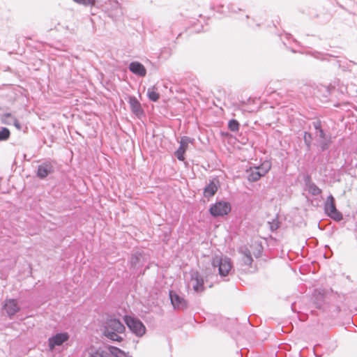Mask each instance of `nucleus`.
Instances as JSON below:
<instances>
[{"instance_id":"20","label":"nucleus","mask_w":357,"mask_h":357,"mask_svg":"<svg viewBox=\"0 0 357 357\" xmlns=\"http://www.w3.org/2000/svg\"><path fill=\"white\" fill-rule=\"evenodd\" d=\"M0 120L2 123L11 126L16 120V117L12 113L6 112L0 114Z\"/></svg>"},{"instance_id":"7","label":"nucleus","mask_w":357,"mask_h":357,"mask_svg":"<svg viewBox=\"0 0 357 357\" xmlns=\"http://www.w3.org/2000/svg\"><path fill=\"white\" fill-rule=\"evenodd\" d=\"M219 188V179L218 178H213L212 180L209 181L208 183H207L205 188H204V197L209 199L211 197H213L215 195Z\"/></svg>"},{"instance_id":"21","label":"nucleus","mask_w":357,"mask_h":357,"mask_svg":"<svg viewBox=\"0 0 357 357\" xmlns=\"http://www.w3.org/2000/svg\"><path fill=\"white\" fill-rule=\"evenodd\" d=\"M89 356L90 357H112V356H110V351L109 350L105 351L101 348H99V349H97L95 350L92 349L89 353Z\"/></svg>"},{"instance_id":"28","label":"nucleus","mask_w":357,"mask_h":357,"mask_svg":"<svg viewBox=\"0 0 357 357\" xmlns=\"http://www.w3.org/2000/svg\"><path fill=\"white\" fill-rule=\"evenodd\" d=\"M312 139V135L307 132H305L304 142L308 148L310 147Z\"/></svg>"},{"instance_id":"11","label":"nucleus","mask_w":357,"mask_h":357,"mask_svg":"<svg viewBox=\"0 0 357 357\" xmlns=\"http://www.w3.org/2000/svg\"><path fill=\"white\" fill-rule=\"evenodd\" d=\"M268 169L269 167L266 169L264 167H255L253 168H250V171L248 172V181L255 182L259 180L261 177L266 174Z\"/></svg>"},{"instance_id":"9","label":"nucleus","mask_w":357,"mask_h":357,"mask_svg":"<svg viewBox=\"0 0 357 357\" xmlns=\"http://www.w3.org/2000/svg\"><path fill=\"white\" fill-rule=\"evenodd\" d=\"M3 309L9 318H12L20 310L17 300L10 298L6 299L3 305Z\"/></svg>"},{"instance_id":"15","label":"nucleus","mask_w":357,"mask_h":357,"mask_svg":"<svg viewBox=\"0 0 357 357\" xmlns=\"http://www.w3.org/2000/svg\"><path fill=\"white\" fill-rule=\"evenodd\" d=\"M128 68L133 74L139 77H145L146 75V70L145 67L138 61L131 62Z\"/></svg>"},{"instance_id":"13","label":"nucleus","mask_w":357,"mask_h":357,"mask_svg":"<svg viewBox=\"0 0 357 357\" xmlns=\"http://www.w3.org/2000/svg\"><path fill=\"white\" fill-rule=\"evenodd\" d=\"M69 338V335L67 333H57L55 335L51 337L48 340V345L51 350H52L56 346H61L63 342L67 341Z\"/></svg>"},{"instance_id":"24","label":"nucleus","mask_w":357,"mask_h":357,"mask_svg":"<svg viewBox=\"0 0 357 357\" xmlns=\"http://www.w3.org/2000/svg\"><path fill=\"white\" fill-rule=\"evenodd\" d=\"M147 96H148V98H149V100H151L153 102H156L160 98L159 93H157L156 91H155L153 90V89H151V88L148 89Z\"/></svg>"},{"instance_id":"22","label":"nucleus","mask_w":357,"mask_h":357,"mask_svg":"<svg viewBox=\"0 0 357 357\" xmlns=\"http://www.w3.org/2000/svg\"><path fill=\"white\" fill-rule=\"evenodd\" d=\"M306 187L309 193L312 195L316 196L321 193V190L314 183L310 181L306 182Z\"/></svg>"},{"instance_id":"26","label":"nucleus","mask_w":357,"mask_h":357,"mask_svg":"<svg viewBox=\"0 0 357 357\" xmlns=\"http://www.w3.org/2000/svg\"><path fill=\"white\" fill-rule=\"evenodd\" d=\"M10 130L6 128H1L0 130V141H4L9 138Z\"/></svg>"},{"instance_id":"5","label":"nucleus","mask_w":357,"mask_h":357,"mask_svg":"<svg viewBox=\"0 0 357 357\" xmlns=\"http://www.w3.org/2000/svg\"><path fill=\"white\" fill-rule=\"evenodd\" d=\"M231 211V205L229 202L220 201L211 206L209 212L213 217L224 216Z\"/></svg>"},{"instance_id":"25","label":"nucleus","mask_w":357,"mask_h":357,"mask_svg":"<svg viewBox=\"0 0 357 357\" xmlns=\"http://www.w3.org/2000/svg\"><path fill=\"white\" fill-rule=\"evenodd\" d=\"M239 123L235 119H231L228 123V128L232 132L238 131L239 130Z\"/></svg>"},{"instance_id":"3","label":"nucleus","mask_w":357,"mask_h":357,"mask_svg":"<svg viewBox=\"0 0 357 357\" xmlns=\"http://www.w3.org/2000/svg\"><path fill=\"white\" fill-rule=\"evenodd\" d=\"M124 321L130 330L137 336L142 337L146 332V328L138 319L126 315Z\"/></svg>"},{"instance_id":"14","label":"nucleus","mask_w":357,"mask_h":357,"mask_svg":"<svg viewBox=\"0 0 357 357\" xmlns=\"http://www.w3.org/2000/svg\"><path fill=\"white\" fill-rule=\"evenodd\" d=\"M54 172V167L51 162L46 161L38 165L37 176L40 178H45Z\"/></svg>"},{"instance_id":"18","label":"nucleus","mask_w":357,"mask_h":357,"mask_svg":"<svg viewBox=\"0 0 357 357\" xmlns=\"http://www.w3.org/2000/svg\"><path fill=\"white\" fill-rule=\"evenodd\" d=\"M242 255V261L244 265L250 266L253 261L250 251L247 248H243L240 250Z\"/></svg>"},{"instance_id":"16","label":"nucleus","mask_w":357,"mask_h":357,"mask_svg":"<svg viewBox=\"0 0 357 357\" xmlns=\"http://www.w3.org/2000/svg\"><path fill=\"white\" fill-rule=\"evenodd\" d=\"M128 102L130 106L131 111L134 114L139 116L144 114L142 105L136 97L130 96Z\"/></svg>"},{"instance_id":"12","label":"nucleus","mask_w":357,"mask_h":357,"mask_svg":"<svg viewBox=\"0 0 357 357\" xmlns=\"http://www.w3.org/2000/svg\"><path fill=\"white\" fill-rule=\"evenodd\" d=\"M147 255L144 252H135L130 257V265L134 268H139L144 264Z\"/></svg>"},{"instance_id":"29","label":"nucleus","mask_w":357,"mask_h":357,"mask_svg":"<svg viewBox=\"0 0 357 357\" xmlns=\"http://www.w3.org/2000/svg\"><path fill=\"white\" fill-rule=\"evenodd\" d=\"M116 9L115 12V15H112V13H109V16L114 20H116V18L122 15V11L121 8H119L118 3H116Z\"/></svg>"},{"instance_id":"23","label":"nucleus","mask_w":357,"mask_h":357,"mask_svg":"<svg viewBox=\"0 0 357 357\" xmlns=\"http://www.w3.org/2000/svg\"><path fill=\"white\" fill-rule=\"evenodd\" d=\"M318 142L319 143L320 150L321 151H325L330 147L331 144V137L328 136V137H326L325 139H321L318 140Z\"/></svg>"},{"instance_id":"19","label":"nucleus","mask_w":357,"mask_h":357,"mask_svg":"<svg viewBox=\"0 0 357 357\" xmlns=\"http://www.w3.org/2000/svg\"><path fill=\"white\" fill-rule=\"evenodd\" d=\"M108 350L110 351V356L112 357H131L128 353H126L119 348L114 346H109Z\"/></svg>"},{"instance_id":"2","label":"nucleus","mask_w":357,"mask_h":357,"mask_svg":"<svg viewBox=\"0 0 357 357\" xmlns=\"http://www.w3.org/2000/svg\"><path fill=\"white\" fill-rule=\"evenodd\" d=\"M324 210L325 214L335 221H340L343 218L342 214L336 208L335 200L332 195H328L324 202Z\"/></svg>"},{"instance_id":"17","label":"nucleus","mask_w":357,"mask_h":357,"mask_svg":"<svg viewBox=\"0 0 357 357\" xmlns=\"http://www.w3.org/2000/svg\"><path fill=\"white\" fill-rule=\"evenodd\" d=\"M312 126L315 130V137H319V140L321 139H325L328 136L326 135L324 130L321 128V123L319 120L314 121L312 123Z\"/></svg>"},{"instance_id":"10","label":"nucleus","mask_w":357,"mask_h":357,"mask_svg":"<svg viewBox=\"0 0 357 357\" xmlns=\"http://www.w3.org/2000/svg\"><path fill=\"white\" fill-rule=\"evenodd\" d=\"M193 140V139H191L186 136H183L181 137L179 142L180 146L174 153L175 156L177 158L178 160L183 161L185 160L184 154L185 153V151L188 146V144L190 143H192Z\"/></svg>"},{"instance_id":"1","label":"nucleus","mask_w":357,"mask_h":357,"mask_svg":"<svg viewBox=\"0 0 357 357\" xmlns=\"http://www.w3.org/2000/svg\"><path fill=\"white\" fill-rule=\"evenodd\" d=\"M126 328L117 319H107L103 329V335L112 341L121 342L123 338L121 335L124 333Z\"/></svg>"},{"instance_id":"27","label":"nucleus","mask_w":357,"mask_h":357,"mask_svg":"<svg viewBox=\"0 0 357 357\" xmlns=\"http://www.w3.org/2000/svg\"><path fill=\"white\" fill-rule=\"evenodd\" d=\"M268 224L271 231H276L280 227V222L278 221L277 218L273 219L272 221L271 222H268Z\"/></svg>"},{"instance_id":"8","label":"nucleus","mask_w":357,"mask_h":357,"mask_svg":"<svg viewBox=\"0 0 357 357\" xmlns=\"http://www.w3.org/2000/svg\"><path fill=\"white\" fill-rule=\"evenodd\" d=\"M169 298L171 303L175 310H185L187 308V301L184 298L179 296L177 293L174 291H169Z\"/></svg>"},{"instance_id":"6","label":"nucleus","mask_w":357,"mask_h":357,"mask_svg":"<svg viewBox=\"0 0 357 357\" xmlns=\"http://www.w3.org/2000/svg\"><path fill=\"white\" fill-rule=\"evenodd\" d=\"M190 279L188 282V287H192L197 293L204 291V278L197 271H191L190 272Z\"/></svg>"},{"instance_id":"30","label":"nucleus","mask_w":357,"mask_h":357,"mask_svg":"<svg viewBox=\"0 0 357 357\" xmlns=\"http://www.w3.org/2000/svg\"><path fill=\"white\" fill-rule=\"evenodd\" d=\"M12 125H13L19 130L22 129V126L17 119Z\"/></svg>"},{"instance_id":"4","label":"nucleus","mask_w":357,"mask_h":357,"mask_svg":"<svg viewBox=\"0 0 357 357\" xmlns=\"http://www.w3.org/2000/svg\"><path fill=\"white\" fill-rule=\"evenodd\" d=\"M212 264L215 267L218 266L219 274L221 276L227 275L232 267L230 259L226 257H215L213 259Z\"/></svg>"}]
</instances>
